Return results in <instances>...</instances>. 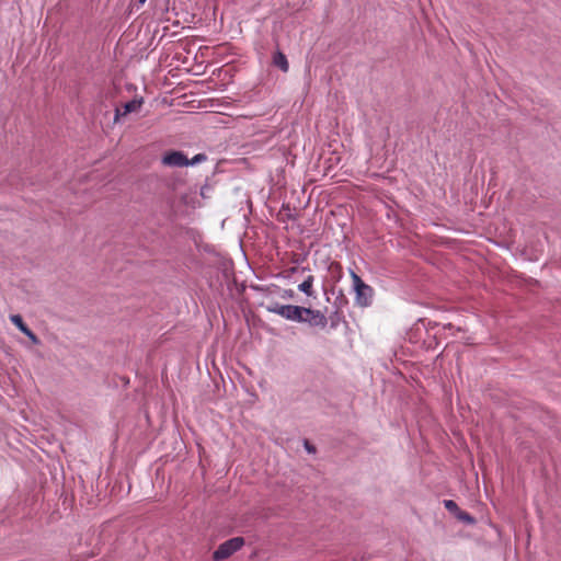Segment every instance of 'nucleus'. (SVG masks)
Returning a JSON list of instances; mask_svg holds the SVG:
<instances>
[{
	"label": "nucleus",
	"instance_id": "1",
	"mask_svg": "<svg viewBox=\"0 0 561 561\" xmlns=\"http://www.w3.org/2000/svg\"><path fill=\"white\" fill-rule=\"evenodd\" d=\"M353 286L356 291V301L359 306L366 307L371 302L374 290L365 284L363 279L354 272L351 273Z\"/></svg>",
	"mask_w": 561,
	"mask_h": 561
},
{
	"label": "nucleus",
	"instance_id": "2",
	"mask_svg": "<svg viewBox=\"0 0 561 561\" xmlns=\"http://www.w3.org/2000/svg\"><path fill=\"white\" fill-rule=\"evenodd\" d=\"M268 310L287 320L297 322L304 321V307L300 306L274 304Z\"/></svg>",
	"mask_w": 561,
	"mask_h": 561
},
{
	"label": "nucleus",
	"instance_id": "3",
	"mask_svg": "<svg viewBox=\"0 0 561 561\" xmlns=\"http://www.w3.org/2000/svg\"><path fill=\"white\" fill-rule=\"evenodd\" d=\"M244 545V539L242 537H234L229 540L222 542L217 550L214 552V559L225 560L233 554L236 551L240 550Z\"/></svg>",
	"mask_w": 561,
	"mask_h": 561
},
{
	"label": "nucleus",
	"instance_id": "4",
	"mask_svg": "<svg viewBox=\"0 0 561 561\" xmlns=\"http://www.w3.org/2000/svg\"><path fill=\"white\" fill-rule=\"evenodd\" d=\"M302 322H308L312 327H318V328L323 329L328 324V319L322 311L304 307V321Z\"/></svg>",
	"mask_w": 561,
	"mask_h": 561
},
{
	"label": "nucleus",
	"instance_id": "5",
	"mask_svg": "<svg viewBox=\"0 0 561 561\" xmlns=\"http://www.w3.org/2000/svg\"><path fill=\"white\" fill-rule=\"evenodd\" d=\"M162 163L169 167H187L188 158L181 151H170L162 158Z\"/></svg>",
	"mask_w": 561,
	"mask_h": 561
},
{
	"label": "nucleus",
	"instance_id": "6",
	"mask_svg": "<svg viewBox=\"0 0 561 561\" xmlns=\"http://www.w3.org/2000/svg\"><path fill=\"white\" fill-rule=\"evenodd\" d=\"M142 105V99H134L123 105V110L116 108L115 112V122L118 121L121 116H126L129 113L137 112L140 110Z\"/></svg>",
	"mask_w": 561,
	"mask_h": 561
},
{
	"label": "nucleus",
	"instance_id": "7",
	"mask_svg": "<svg viewBox=\"0 0 561 561\" xmlns=\"http://www.w3.org/2000/svg\"><path fill=\"white\" fill-rule=\"evenodd\" d=\"M273 65L279 68L283 72H287L289 69V64L286 56L279 50L273 55Z\"/></svg>",
	"mask_w": 561,
	"mask_h": 561
},
{
	"label": "nucleus",
	"instance_id": "8",
	"mask_svg": "<svg viewBox=\"0 0 561 561\" xmlns=\"http://www.w3.org/2000/svg\"><path fill=\"white\" fill-rule=\"evenodd\" d=\"M313 276L309 275L301 284H299L298 289L305 293L307 296H313Z\"/></svg>",
	"mask_w": 561,
	"mask_h": 561
},
{
	"label": "nucleus",
	"instance_id": "9",
	"mask_svg": "<svg viewBox=\"0 0 561 561\" xmlns=\"http://www.w3.org/2000/svg\"><path fill=\"white\" fill-rule=\"evenodd\" d=\"M181 202L187 206H191L193 208H195L196 206L199 205V203L196 201V192H192L190 194H183L181 196Z\"/></svg>",
	"mask_w": 561,
	"mask_h": 561
},
{
	"label": "nucleus",
	"instance_id": "10",
	"mask_svg": "<svg viewBox=\"0 0 561 561\" xmlns=\"http://www.w3.org/2000/svg\"><path fill=\"white\" fill-rule=\"evenodd\" d=\"M10 321L23 333L28 328L20 314H11Z\"/></svg>",
	"mask_w": 561,
	"mask_h": 561
},
{
	"label": "nucleus",
	"instance_id": "11",
	"mask_svg": "<svg viewBox=\"0 0 561 561\" xmlns=\"http://www.w3.org/2000/svg\"><path fill=\"white\" fill-rule=\"evenodd\" d=\"M457 516L460 520H463L469 524H472L474 522L473 517L467 512L459 511Z\"/></svg>",
	"mask_w": 561,
	"mask_h": 561
},
{
	"label": "nucleus",
	"instance_id": "12",
	"mask_svg": "<svg viewBox=\"0 0 561 561\" xmlns=\"http://www.w3.org/2000/svg\"><path fill=\"white\" fill-rule=\"evenodd\" d=\"M444 505L449 512H458L459 511L457 503L454 502L453 500H445Z\"/></svg>",
	"mask_w": 561,
	"mask_h": 561
},
{
	"label": "nucleus",
	"instance_id": "13",
	"mask_svg": "<svg viewBox=\"0 0 561 561\" xmlns=\"http://www.w3.org/2000/svg\"><path fill=\"white\" fill-rule=\"evenodd\" d=\"M23 333L31 340V342L33 344H35V345L39 344L38 337L28 328L26 329V332H23Z\"/></svg>",
	"mask_w": 561,
	"mask_h": 561
},
{
	"label": "nucleus",
	"instance_id": "14",
	"mask_svg": "<svg viewBox=\"0 0 561 561\" xmlns=\"http://www.w3.org/2000/svg\"><path fill=\"white\" fill-rule=\"evenodd\" d=\"M205 160H206V156L203 153H198V154L194 156V158L192 160L188 159V162H190V165H193V164L199 163Z\"/></svg>",
	"mask_w": 561,
	"mask_h": 561
}]
</instances>
